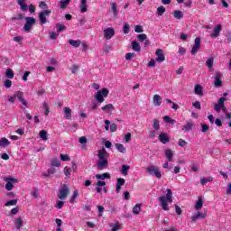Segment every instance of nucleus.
Wrapping results in <instances>:
<instances>
[{
    "instance_id": "obj_55",
    "label": "nucleus",
    "mask_w": 231,
    "mask_h": 231,
    "mask_svg": "<svg viewBox=\"0 0 231 231\" xmlns=\"http://www.w3.org/2000/svg\"><path fill=\"white\" fill-rule=\"evenodd\" d=\"M19 213V208H14L11 209V211L9 212V216H15Z\"/></svg>"
},
{
    "instance_id": "obj_46",
    "label": "nucleus",
    "mask_w": 231,
    "mask_h": 231,
    "mask_svg": "<svg viewBox=\"0 0 231 231\" xmlns=\"http://www.w3.org/2000/svg\"><path fill=\"white\" fill-rule=\"evenodd\" d=\"M42 107L45 111V116H48V115H50V106H48L47 102H43L42 104Z\"/></svg>"
},
{
    "instance_id": "obj_54",
    "label": "nucleus",
    "mask_w": 231,
    "mask_h": 231,
    "mask_svg": "<svg viewBox=\"0 0 231 231\" xmlns=\"http://www.w3.org/2000/svg\"><path fill=\"white\" fill-rule=\"evenodd\" d=\"M134 32H135L136 33H143V26H142V25H135V27H134Z\"/></svg>"
},
{
    "instance_id": "obj_19",
    "label": "nucleus",
    "mask_w": 231,
    "mask_h": 231,
    "mask_svg": "<svg viewBox=\"0 0 231 231\" xmlns=\"http://www.w3.org/2000/svg\"><path fill=\"white\" fill-rule=\"evenodd\" d=\"M124 185H125V179H123V178L117 179L116 192H120V190H122V187H124Z\"/></svg>"
},
{
    "instance_id": "obj_22",
    "label": "nucleus",
    "mask_w": 231,
    "mask_h": 231,
    "mask_svg": "<svg viewBox=\"0 0 231 231\" xmlns=\"http://www.w3.org/2000/svg\"><path fill=\"white\" fill-rule=\"evenodd\" d=\"M79 8L81 14H86L88 12V0H81Z\"/></svg>"
},
{
    "instance_id": "obj_35",
    "label": "nucleus",
    "mask_w": 231,
    "mask_h": 231,
    "mask_svg": "<svg viewBox=\"0 0 231 231\" xmlns=\"http://www.w3.org/2000/svg\"><path fill=\"white\" fill-rule=\"evenodd\" d=\"M194 128V123L188 122L186 125H183L182 131H191Z\"/></svg>"
},
{
    "instance_id": "obj_38",
    "label": "nucleus",
    "mask_w": 231,
    "mask_h": 231,
    "mask_svg": "<svg viewBox=\"0 0 231 231\" xmlns=\"http://www.w3.org/2000/svg\"><path fill=\"white\" fill-rule=\"evenodd\" d=\"M173 17L175 19H183V12L176 10L173 12Z\"/></svg>"
},
{
    "instance_id": "obj_47",
    "label": "nucleus",
    "mask_w": 231,
    "mask_h": 231,
    "mask_svg": "<svg viewBox=\"0 0 231 231\" xmlns=\"http://www.w3.org/2000/svg\"><path fill=\"white\" fill-rule=\"evenodd\" d=\"M15 205H17V199L8 200L5 203V207H15Z\"/></svg>"
},
{
    "instance_id": "obj_29",
    "label": "nucleus",
    "mask_w": 231,
    "mask_h": 231,
    "mask_svg": "<svg viewBox=\"0 0 231 231\" xmlns=\"http://www.w3.org/2000/svg\"><path fill=\"white\" fill-rule=\"evenodd\" d=\"M108 12H112L114 17L118 16V8H116V3L111 4V9H109Z\"/></svg>"
},
{
    "instance_id": "obj_12",
    "label": "nucleus",
    "mask_w": 231,
    "mask_h": 231,
    "mask_svg": "<svg viewBox=\"0 0 231 231\" xmlns=\"http://www.w3.org/2000/svg\"><path fill=\"white\" fill-rule=\"evenodd\" d=\"M148 174H155V176L158 178V180H162V172L160 171L156 170L155 166H149L146 169Z\"/></svg>"
},
{
    "instance_id": "obj_48",
    "label": "nucleus",
    "mask_w": 231,
    "mask_h": 231,
    "mask_svg": "<svg viewBox=\"0 0 231 231\" xmlns=\"http://www.w3.org/2000/svg\"><path fill=\"white\" fill-rule=\"evenodd\" d=\"M56 28L58 29V33H60L61 32H64V30H66V25L58 23L56 24Z\"/></svg>"
},
{
    "instance_id": "obj_31",
    "label": "nucleus",
    "mask_w": 231,
    "mask_h": 231,
    "mask_svg": "<svg viewBox=\"0 0 231 231\" xmlns=\"http://www.w3.org/2000/svg\"><path fill=\"white\" fill-rule=\"evenodd\" d=\"M8 145H10V141H8L5 137L0 139V147H2V149L8 147Z\"/></svg>"
},
{
    "instance_id": "obj_3",
    "label": "nucleus",
    "mask_w": 231,
    "mask_h": 231,
    "mask_svg": "<svg viewBox=\"0 0 231 231\" xmlns=\"http://www.w3.org/2000/svg\"><path fill=\"white\" fill-rule=\"evenodd\" d=\"M107 97H109V90L105 88L98 90L94 98L96 101H97V104H102L105 102V98H107Z\"/></svg>"
},
{
    "instance_id": "obj_6",
    "label": "nucleus",
    "mask_w": 231,
    "mask_h": 231,
    "mask_svg": "<svg viewBox=\"0 0 231 231\" xmlns=\"http://www.w3.org/2000/svg\"><path fill=\"white\" fill-rule=\"evenodd\" d=\"M69 194V188H68V185L63 184L58 193V198L59 199H66Z\"/></svg>"
},
{
    "instance_id": "obj_42",
    "label": "nucleus",
    "mask_w": 231,
    "mask_h": 231,
    "mask_svg": "<svg viewBox=\"0 0 231 231\" xmlns=\"http://www.w3.org/2000/svg\"><path fill=\"white\" fill-rule=\"evenodd\" d=\"M214 180V178H212V177H208V178H203V179H201V180H200V185H206V184H208V182H210V181H213Z\"/></svg>"
},
{
    "instance_id": "obj_50",
    "label": "nucleus",
    "mask_w": 231,
    "mask_h": 231,
    "mask_svg": "<svg viewBox=\"0 0 231 231\" xmlns=\"http://www.w3.org/2000/svg\"><path fill=\"white\" fill-rule=\"evenodd\" d=\"M52 167H60V161L59 159H53L51 162Z\"/></svg>"
},
{
    "instance_id": "obj_59",
    "label": "nucleus",
    "mask_w": 231,
    "mask_h": 231,
    "mask_svg": "<svg viewBox=\"0 0 231 231\" xmlns=\"http://www.w3.org/2000/svg\"><path fill=\"white\" fill-rule=\"evenodd\" d=\"M178 145L180 147H187V141L183 140V139H180L179 140V143H178Z\"/></svg>"
},
{
    "instance_id": "obj_15",
    "label": "nucleus",
    "mask_w": 231,
    "mask_h": 231,
    "mask_svg": "<svg viewBox=\"0 0 231 231\" xmlns=\"http://www.w3.org/2000/svg\"><path fill=\"white\" fill-rule=\"evenodd\" d=\"M205 217H207V213H201L198 211L193 216H191V222L196 223L197 219H205Z\"/></svg>"
},
{
    "instance_id": "obj_4",
    "label": "nucleus",
    "mask_w": 231,
    "mask_h": 231,
    "mask_svg": "<svg viewBox=\"0 0 231 231\" xmlns=\"http://www.w3.org/2000/svg\"><path fill=\"white\" fill-rule=\"evenodd\" d=\"M35 24V18L33 17H25V24L23 26V31L27 33H30L32 32V26Z\"/></svg>"
},
{
    "instance_id": "obj_61",
    "label": "nucleus",
    "mask_w": 231,
    "mask_h": 231,
    "mask_svg": "<svg viewBox=\"0 0 231 231\" xmlns=\"http://www.w3.org/2000/svg\"><path fill=\"white\" fill-rule=\"evenodd\" d=\"M4 86L5 88H12V80L5 79V81L4 82Z\"/></svg>"
},
{
    "instance_id": "obj_58",
    "label": "nucleus",
    "mask_w": 231,
    "mask_h": 231,
    "mask_svg": "<svg viewBox=\"0 0 231 231\" xmlns=\"http://www.w3.org/2000/svg\"><path fill=\"white\" fill-rule=\"evenodd\" d=\"M134 55H136V54H134V52H128L125 54V60H131L133 59V57H134Z\"/></svg>"
},
{
    "instance_id": "obj_45",
    "label": "nucleus",
    "mask_w": 231,
    "mask_h": 231,
    "mask_svg": "<svg viewBox=\"0 0 231 231\" xmlns=\"http://www.w3.org/2000/svg\"><path fill=\"white\" fill-rule=\"evenodd\" d=\"M137 39L139 42H143L144 41H147V34L145 33L138 34Z\"/></svg>"
},
{
    "instance_id": "obj_16",
    "label": "nucleus",
    "mask_w": 231,
    "mask_h": 231,
    "mask_svg": "<svg viewBox=\"0 0 231 231\" xmlns=\"http://www.w3.org/2000/svg\"><path fill=\"white\" fill-rule=\"evenodd\" d=\"M226 97H220L218 99L217 104L215 105V111L217 113H219V111H221V108L225 106V102H226Z\"/></svg>"
},
{
    "instance_id": "obj_26",
    "label": "nucleus",
    "mask_w": 231,
    "mask_h": 231,
    "mask_svg": "<svg viewBox=\"0 0 231 231\" xmlns=\"http://www.w3.org/2000/svg\"><path fill=\"white\" fill-rule=\"evenodd\" d=\"M97 180H110L111 174L109 172H105L102 174H97L96 175Z\"/></svg>"
},
{
    "instance_id": "obj_11",
    "label": "nucleus",
    "mask_w": 231,
    "mask_h": 231,
    "mask_svg": "<svg viewBox=\"0 0 231 231\" xmlns=\"http://www.w3.org/2000/svg\"><path fill=\"white\" fill-rule=\"evenodd\" d=\"M104 37L106 41H109L115 37V29L108 27L104 30Z\"/></svg>"
},
{
    "instance_id": "obj_44",
    "label": "nucleus",
    "mask_w": 231,
    "mask_h": 231,
    "mask_svg": "<svg viewBox=\"0 0 231 231\" xmlns=\"http://www.w3.org/2000/svg\"><path fill=\"white\" fill-rule=\"evenodd\" d=\"M163 14H165V7L163 5H161L157 8V15H159V17H162Z\"/></svg>"
},
{
    "instance_id": "obj_18",
    "label": "nucleus",
    "mask_w": 231,
    "mask_h": 231,
    "mask_svg": "<svg viewBox=\"0 0 231 231\" xmlns=\"http://www.w3.org/2000/svg\"><path fill=\"white\" fill-rule=\"evenodd\" d=\"M24 225V220H23V217H19L16 219H14V226L16 230H21Z\"/></svg>"
},
{
    "instance_id": "obj_52",
    "label": "nucleus",
    "mask_w": 231,
    "mask_h": 231,
    "mask_svg": "<svg viewBox=\"0 0 231 231\" xmlns=\"http://www.w3.org/2000/svg\"><path fill=\"white\" fill-rule=\"evenodd\" d=\"M60 158L61 160V162H69L71 159L69 158V155L68 154H60Z\"/></svg>"
},
{
    "instance_id": "obj_17",
    "label": "nucleus",
    "mask_w": 231,
    "mask_h": 231,
    "mask_svg": "<svg viewBox=\"0 0 231 231\" xmlns=\"http://www.w3.org/2000/svg\"><path fill=\"white\" fill-rule=\"evenodd\" d=\"M159 141L161 143H169L171 142V138H169V135L165 133H161L159 135Z\"/></svg>"
},
{
    "instance_id": "obj_23",
    "label": "nucleus",
    "mask_w": 231,
    "mask_h": 231,
    "mask_svg": "<svg viewBox=\"0 0 231 231\" xmlns=\"http://www.w3.org/2000/svg\"><path fill=\"white\" fill-rule=\"evenodd\" d=\"M63 110H64V118L66 120H71V113H72L71 108L65 106Z\"/></svg>"
},
{
    "instance_id": "obj_63",
    "label": "nucleus",
    "mask_w": 231,
    "mask_h": 231,
    "mask_svg": "<svg viewBox=\"0 0 231 231\" xmlns=\"http://www.w3.org/2000/svg\"><path fill=\"white\" fill-rule=\"evenodd\" d=\"M193 107H195V109H199V111L201 110V103L199 101H196L193 103Z\"/></svg>"
},
{
    "instance_id": "obj_28",
    "label": "nucleus",
    "mask_w": 231,
    "mask_h": 231,
    "mask_svg": "<svg viewBox=\"0 0 231 231\" xmlns=\"http://www.w3.org/2000/svg\"><path fill=\"white\" fill-rule=\"evenodd\" d=\"M164 154L168 162H172V156H174V152H172V150L171 149L165 150Z\"/></svg>"
},
{
    "instance_id": "obj_39",
    "label": "nucleus",
    "mask_w": 231,
    "mask_h": 231,
    "mask_svg": "<svg viewBox=\"0 0 231 231\" xmlns=\"http://www.w3.org/2000/svg\"><path fill=\"white\" fill-rule=\"evenodd\" d=\"M206 66H207L209 69H212V68H214V57L209 58V59L206 61Z\"/></svg>"
},
{
    "instance_id": "obj_40",
    "label": "nucleus",
    "mask_w": 231,
    "mask_h": 231,
    "mask_svg": "<svg viewBox=\"0 0 231 231\" xmlns=\"http://www.w3.org/2000/svg\"><path fill=\"white\" fill-rule=\"evenodd\" d=\"M40 138L46 142V140H48V132H46V130L40 131Z\"/></svg>"
},
{
    "instance_id": "obj_7",
    "label": "nucleus",
    "mask_w": 231,
    "mask_h": 231,
    "mask_svg": "<svg viewBox=\"0 0 231 231\" xmlns=\"http://www.w3.org/2000/svg\"><path fill=\"white\" fill-rule=\"evenodd\" d=\"M4 180L6 181V184H5L6 190H12L14 189V185H15V183H18L19 181L17 179H14V177L5 178Z\"/></svg>"
},
{
    "instance_id": "obj_8",
    "label": "nucleus",
    "mask_w": 231,
    "mask_h": 231,
    "mask_svg": "<svg viewBox=\"0 0 231 231\" xmlns=\"http://www.w3.org/2000/svg\"><path fill=\"white\" fill-rule=\"evenodd\" d=\"M14 97L18 98L19 102L23 106V109H26L28 107V102L26 99H24V93L23 91L18 90L14 93Z\"/></svg>"
},
{
    "instance_id": "obj_25",
    "label": "nucleus",
    "mask_w": 231,
    "mask_h": 231,
    "mask_svg": "<svg viewBox=\"0 0 231 231\" xmlns=\"http://www.w3.org/2000/svg\"><path fill=\"white\" fill-rule=\"evenodd\" d=\"M132 50L134 51H137V53H140V51H142V47L140 46V43H138V42L134 41L132 42Z\"/></svg>"
},
{
    "instance_id": "obj_49",
    "label": "nucleus",
    "mask_w": 231,
    "mask_h": 231,
    "mask_svg": "<svg viewBox=\"0 0 231 231\" xmlns=\"http://www.w3.org/2000/svg\"><path fill=\"white\" fill-rule=\"evenodd\" d=\"M122 229V224H120V222H116L113 227L111 231H117V230H121Z\"/></svg>"
},
{
    "instance_id": "obj_53",
    "label": "nucleus",
    "mask_w": 231,
    "mask_h": 231,
    "mask_svg": "<svg viewBox=\"0 0 231 231\" xmlns=\"http://www.w3.org/2000/svg\"><path fill=\"white\" fill-rule=\"evenodd\" d=\"M64 174L67 178H69V176H71V168L66 166L64 168Z\"/></svg>"
},
{
    "instance_id": "obj_5",
    "label": "nucleus",
    "mask_w": 231,
    "mask_h": 231,
    "mask_svg": "<svg viewBox=\"0 0 231 231\" xmlns=\"http://www.w3.org/2000/svg\"><path fill=\"white\" fill-rule=\"evenodd\" d=\"M215 88H221L223 86V74L219 71H215L214 81Z\"/></svg>"
},
{
    "instance_id": "obj_60",
    "label": "nucleus",
    "mask_w": 231,
    "mask_h": 231,
    "mask_svg": "<svg viewBox=\"0 0 231 231\" xmlns=\"http://www.w3.org/2000/svg\"><path fill=\"white\" fill-rule=\"evenodd\" d=\"M201 133H207V131H208V129H210V126H208V125H201Z\"/></svg>"
},
{
    "instance_id": "obj_33",
    "label": "nucleus",
    "mask_w": 231,
    "mask_h": 231,
    "mask_svg": "<svg viewBox=\"0 0 231 231\" xmlns=\"http://www.w3.org/2000/svg\"><path fill=\"white\" fill-rule=\"evenodd\" d=\"M69 3H71V0H61L60 2V8H61V10H66Z\"/></svg>"
},
{
    "instance_id": "obj_56",
    "label": "nucleus",
    "mask_w": 231,
    "mask_h": 231,
    "mask_svg": "<svg viewBox=\"0 0 231 231\" xmlns=\"http://www.w3.org/2000/svg\"><path fill=\"white\" fill-rule=\"evenodd\" d=\"M129 32H131V28L129 27L128 23H125L123 27V32L127 34Z\"/></svg>"
},
{
    "instance_id": "obj_32",
    "label": "nucleus",
    "mask_w": 231,
    "mask_h": 231,
    "mask_svg": "<svg viewBox=\"0 0 231 231\" xmlns=\"http://www.w3.org/2000/svg\"><path fill=\"white\" fill-rule=\"evenodd\" d=\"M194 91H195V95L203 97V87H201V85H196Z\"/></svg>"
},
{
    "instance_id": "obj_51",
    "label": "nucleus",
    "mask_w": 231,
    "mask_h": 231,
    "mask_svg": "<svg viewBox=\"0 0 231 231\" xmlns=\"http://www.w3.org/2000/svg\"><path fill=\"white\" fill-rule=\"evenodd\" d=\"M152 127L153 129H155V131H158L160 129V121L158 119H153Z\"/></svg>"
},
{
    "instance_id": "obj_30",
    "label": "nucleus",
    "mask_w": 231,
    "mask_h": 231,
    "mask_svg": "<svg viewBox=\"0 0 231 231\" xmlns=\"http://www.w3.org/2000/svg\"><path fill=\"white\" fill-rule=\"evenodd\" d=\"M130 170H131V166L123 164L121 169V173L123 174V176H127V174H129Z\"/></svg>"
},
{
    "instance_id": "obj_21",
    "label": "nucleus",
    "mask_w": 231,
    "mask_h": 231,
    "mask_svg": "<svg viewBox=\"0 0 231 231\" xmlns=\"http://www.w3.org/2000/svg\"><path fill=\"white\" fill-rule=\"evenodd\" d=\"M101 111H104V113H111L112 111H115V106L113 104H107L101 107Z\"/></svg>"
},
{
    "instance_id": "obj_13",
    "label": "nucleus",
    "mask_w": 231,
    "mask_h": 231,
    "mask_svg": "<svg viewBox=\"0 0 231 231\" xmlns=\"http://www.w3.org/2000/svg\"><path fill=\"white\" fill-rule=\"evenodd\" d=\"M221 30H223V25L221 24H217L213 32L210 34V37L212 39H217V37H219L220 33H221Z\"/></svg>"
},
{
    "instance_id": "obj_36",
    "label": "nucleus",
    "mask_w": 231,
    "mask_h": 231,
    "mask_svg": "<svg viewBox=\"0 0 231 231\" xmlns=\"http://www.w3.org/2000/svg\"><path fill=\"white\" fill-rule=\"evenodd\" d=\"M141 211H142V205L141 204H136L133 208V214H134V216H138V214H140Z\"/></svg>"
},
{
    "instance_id": "obj_2",
    "label": "nucleus",
    "mask_w": 231,
    "mask_h": 231,
    "mask_svg": "<svg viewBox=\"0 0 231 231\" xmlns=\"http://www.w3.org/2000/svg\"><path fill=\"white\" fill-rule=\"evenodd\" d=\"M167 194L159 197L158 200L161 204L162 210L169 211V203H172V190L167 189Z\"/></svg>"
},
{
    "instance_id": "obj_43",
    "label": "nucleus",
    "mask_w": 231,
    "mask_h": 231,
    "mask_svg": "<svg viewBox=\"0 0 231 231\" xmlns=\"http://www.w3.org/2000/svg\"><path fill=\"white\" fill-rule=\"evenodd\" d=\"M14 70H12V69H7L5 71V77L7 79H14Z\"/></svg>"
},
{
    "instance_id": "obj_34",
    "label": "nucleus",
    "mask_w": 231,
    "mask_h": 231,
    "mask_svg": "<svg viewBox=\"0 0 231 231\" xmlns=\"http://www.w3.org/2000/svg\"><path fill=\"white\" fill-rule=\"evenodd\" d=\"M81 42H80V40H69V44H70V46H73V48H79Z\"/></svg>"
},
{
    "instance_id": "obj_1",
    "label": "nucleus",
    "mask_w": 231,
    "mask_h": 231,
    "mask_svg": "<svg viewBox=\"0 0 231 231\" xmlns=\"http://www.w3.org/2000/svg\"><path fill=\"white\" fill-rule=\"evenodd\" d=\"M97 169L98 171H104V169H107L109 167V154L106 148L102 147L101 150L97 151Z\"/></svg>"
},
{
    "instance_id": "obj_24",
    "label": "nucleus",
    "mask_w": 231,
    "mask_h": 231,
    "mask_svg": "<svg viewBox=\"0 0 231 231\" xmlns=\"http://www.w3.org/2000/svg\"><path fill=\"white\" fill-rule=\"evenodd\" d=\"M97 188H96V190L97 192V194H102V187H106V181L104 180H98L97 182Z\"/></svg>"
},
{
    "instance_id": "obj_10",
    "label": "nucleus",
    "mask_w": 231,
    "mask_h": 231,
    "mask_svg": "<svg viewBox=\"0 0 231 231\" xmlns=\"http://www.w3.org/2000/svg\"><path fill=\"white\" fill-rule=\"evenodd\" d=\"M199 48H201V38L197 37L195 38V43L192 46L190 51L191 55H196L198 51H199Z\"/></svg>"
},
{
    "instance_id": "obj_41",
    "label": "nucleus",
    "mask_w": 231,
    "mask_h": 231,
    "mask_svg": "<svg viewBox=\"0 0 231 231\" xmlns=\"http://www.w3.org/2000/svg\"><path fill=\"white\" fill-rule=\"evenodd\" d=\"M163 120H164V122H166V124H171L172 125H174V124H176V120H174V119H172L171 116H165L164 117H163Z\"/></svg>"
},
{
    "instance_id": "obj_57",
    "label": "nucleus",
    "mask_w": 231,
    "mask_h": 231,
    "mask_svg": "<svg viewBox=\"0 0 231 231\" xmlns=\"http://www.w3.org/2000/svg\"><path fill=\"white\" fill-rule=\"evenodd\" d=\"M39 6L40 8H42V10H48V4H46L44 1H41L39 3Z\"/></svg>"
},
{
    "instance_id": "obj_20",
    "label": "nucleus",
    "mask_w": 231,
    "mask_h": 231,
    "mask_svg": "<svg viewBox=\"0 0 231 231\" xmlns=\"http://www.w3.org/2000/svg\"><path fill=\"white\" fill-rule=\"evenodd\" d=\"M152 100H153V106H155V107L162 106V96L155 94L152 97Z\"/></svg>"
},
{
    "instance_id": "obj_37",
    "label": "nucleus",
    "mask_w": 231,
    "mask_h": 231,
    "mask_svg": "<svg viewBox=\"0 0 231 231\" xmlns=\"http://www.w3.org/2000/svg\"><path fill=\"white\" fill-rule=\"evenodd\" d=\"M116 149H117L118 152H122L123 154H125L126 149L124 147V144L122 143H116Z\"/></svg>"
},
{
    "instance_id": "obj_14",
    "label": "nucleus",
    "mask_w": 231,
    "mask_h": 231,
    "mask_svg": "<svg viewBox=\"0 0 231 231\" xmlns=\"http://www.w3.org/2000/svg\"><path fill=\"white\" fill-rule=\"evenodd\" d=\"M156 62H165V55L163 54V50L157 49L155 51Z\"/></svg>"
},
{
    "instance_id": "obj_64",
    "label": "nucleus",
    "mask_w": 231,
    "mask_h": 231,
    "mask_svg": "<svg viewBox=\"0 0 231 231\" xmlns=\"http://www.w3.org/2000/svg\"><path fill=\"white\" fill-rule=\"evenodd\" d=\"M226 39L227 44H230L231 43V32L230 31H228L226 32Z\"/></svg>"
},
{
    "instance_id": "obj_62",
    "label": "nucleus",
    "mask_w": 231,
    "mask_h": 231,
    "mask_svg": "<svg viewBox=\"0 0 231 231\" xmlns=\"http://www.w3.org/2000/svg\"><path fill=\"white\" fill-rule=\"evenodd\" d=\"M31 196H32V198H39V189H34L33 191L31 192Z\"/></svg>"
},
{
    "instance_id": "obj_27",
    "label": "nucleus",
    "mask_w": 231,
    "mask_h": 231,
    "mask_svg": "<svg viewBox=\"0 0 231 231\" xmlns=\"http://www.w3.org/2000/svg\"><path fill=\"white\" fill-rule=\"evenodd\" d=\"M203 198L202 197H199V199L197 200L196 204H195V210H201V208H203Z\"/></svg>"
},
{
    "instance_id": "obj_9",
    "label": "nucleus",
    "mask_w": 231,
    "mask_h": 231,
    "mask_svg": "<svg viewBox=\"0 0 231 231\" xmlns=\"http://www.w3.org/2000/svg\"><path fill=\"white\" fill-rule=\"evenodd\" d=\"M51 14V10H43L42 12L39 13L40 24H46V23H48L46 17H49Z\"/></svg>"
}]
</instances>
